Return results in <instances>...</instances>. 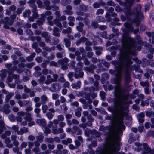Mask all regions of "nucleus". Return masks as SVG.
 Returning <instances> with one entry per match:
<instances>
[{
    "mask_svg": "<svg viewBox=\"0 0 154 154\" xmlns=\"http://www.w3.org/2000/svg\"><path fill=\"white\" fill-rule=\"evenodd\" d=\"M122 48L121 51V61L116 68V78L115 82L116 84L115 88V93L116 95H120L121 93V89L120 86L121 80V73L122 67L124 65L128 66V65L132 64L130 60V54L134 55V53L132 51L134 39L129 37L126 33H125L122 36Z\"/></svg>",
    "mask_w": 154,
    "mask_h": 154,
    "instance_id": "obj_1",
    "label": "nucleus"
},
{
    "mask_svg": "<svg viewBox=\"0 0 154 154\" xmlns=\"http://www.w3.org/2000/svg\"><path fill=\"white\" fill-rule=\"evenodd\" d=\"M125 129V126L123 125L122 119H121L117 121L116 125L113 126L112 130L115 135L117 136Z\"/></svg>",
    "mask_w": 154,
    "mask_h": 154,
    "instance_id": "obj_2",
    "label": "nucleus"
},
{
    "mask_svg": "<svg viewBox=\"0 0 154 154\" xmlns=\"http://www.w3.org/2000/svg\"><path fill=\"white\" fill-rule=\"evenodd\" d=\"M16 17L15 15H13L11 16V19L8 17H6L5 18L4 20L1 22L2 23L5 24L4 26V28L6 29H9V26H11L12 25L14 20Z\"/></svg>",
    "mask_w": 154,
    "mask_h": 154,
    "instance_id": "obj_3",
    "label": "nucleus"
},
{
    "mask_svg": "<svg viewBox=\"0 0 154 154\" xmlns=\"http://www.w3.org/2000/svg\"><path fill=\"white\" fill-rule=\"evenodd\" d=\"M116 151L115 144L112 142L110 143L106 150L103 154H112L113 152Z\"/></svg>",
    "mask_w": 154,
    "mask_h": 154,
    "instance_id": "obj_4",
    "label": "nucleus"
},
{
    "mask_svg": "<svg viewBox=\"0 0 154 154\" xmlns=\"http://www.w3.org/2000/svg\"><path fill=\"white\" fill-rule=\"evenodd\" d=\"M53 77V78L51 75H48L47 77V79L45 81L46 84H48L53 82L57 81V79L58 77V75L57 74H54Z\"/></svg>",
    "mask_w": 154,
    "mask_h": 154,
    "instance_id": "obj_5",
    "label": "nucleus"
},
{
    "mask_svg": "<svg viewBox=\"0 0 154 154\" xmlns=\"http://www.w3.org/2000/svg\"><path fill=\"white\" fill-rule=\"evenodd\" d=\"M141 9V6L140 5H137V17L136 18V20L134 22H137L139 21H140V19L142 17V14L140 12V11Z\"/></svg>",
    "mask_w": 154,
    "mask_h": 154,
    "instance_id": "obj_6",
    "label": "nucleus"
},
{
    "mask_svg": "<svg viewBox=\"0 0 154 154\" xmlns=\"http://www.w3.org/2000/svg\"><path fill=\"white\" fill-rule=\"evenodd\" d=\"M144 149L146 151V153H143L142 154H147L149 153L150 154H154V150H151L150 148H149L147 144L146 143L143 144Z\"/></svg>",
    "mask_w": 154,
    "mask_h": 154,
    "instance_id": "obj_7",
    "label": "nucleus"
},
{
    "mask_svg": "<svg viewBox=\"0 0 154 154\" xmlns=\"http://www.w3.org/2000/svg\"><path fill=\"white\" fill-rule=\"evenodd\" d=\"M16 71L17 72L20 73L23 72L21 68H19L17 69L16 66H13L11 69H9L8 72L10 74H12L14 71Z\"/></svg>",
    "mask_w": 154,
    "mask_h": 154,
    "instance_id": "obj_8",
    "label": "nucleus"
},
{
    "mask_svg": "<svg viewBox=\"0 0 154 154\" xmlns=\"http://www.w3.org/2000/svg\"><path fill=\"white\" fill-rule=\"evenodd\" d=\"M36 122L37 124L41 126L44 127L46 125V121L44 119H38L36 121Z\"/></svg>",
    "mask_w": 154,
    "mask_h": 154,
    "instance_id": "obj_9",
    "label": "nucleus"
},
{
    "mask_svg": "<svg viewBox=\"0 0 154 154\" xmlns=\"http://www.w3.org/2000/svg\"><path fill=\"white\" fill-rule=\"evenodd\" d=\"M51 87L53 88V91H59L61 88V86L57 83L55 85L52 84Z\"/></svg>",
    "mask_w": 154,
    "mask_h": 154,
    "instance_id": "obj_10",
    "label": "nucleus"
},
{
    "mask_svg": "<svg viewBox=\"0 0 154 154\" xmlns=\"http://www.w3.org/2000/svg\"><path fill=\"white\" fill-rule=\"evenodd\" d=\"M144 117V115L143 113H141L139 114L137 116L138 119L139 120V122L143 123L144 121V119H143Z\"/></svg>",
    "mask_w": 154,
    "mask_h": 154,
    "instance_id": "obj_11",
    "label": "nucleus"
},
{
    "mask_svg": "<svg viewBox=\"0 0 154 154\" xmlns=\"http://www.w3.org/2000/svg\"><path fill=\"white\" fill-rule=\"evenodd\" d=\"M125 26L128 29L129 32H132L133 31V28L131 25L128 23H125L124 24Z\"/></svg>",
    "mask_w": 154,
    "mask_h": 154,
    "instance_id": "obj_12",
    "label": "nucleus"
},
{
    "mask_svg": "<svg viewBox=\"0 0 154 154\" xmlns=\"http://www.w3.org/2000/svg\"><path fill=\"white\" fill-rule=\"evenodd\" d=\"M81 85V82L80 81H78L76 84L73 83L72 85V87L73 88H76L77 89L79 88Z\"/></svg>",
    "mask_w": 154,
    "mask_h": 154,
    "instance_id": "obj_13",
    "label": "nucleus"
},
{
    "mask_svg": "<svg viewBox=\"0 0 154 154\" xmlns=\"http://www.w3.org/2000/svg\"><path fill=\"white\" fill-rule=\"evenodd\" d=\"M53 35L59 37L60 36V34L59 33V30L57 28H55L53 31Z\"/></svg>",
    "mask_w": 154,
    "mask_h": 154,
    "instance_id": "obj_14",
    "label": "nucleus"
},
{
    "mask_svg": "<svg viewBox=\"0 0 154 154\" xmlns=\"http://www.w3.org/2000/svg\"><path fill=\"white\" fill-rule=\"evenodd\" d=\"M79 9L80 11H86L88 9V8L84 5H79Z\"/></svg>",
    "mask_w": 154,
    "mask_h": 154,
    "instance_id": "obj_15",
    "label": "nucleus"
},
{
    "mask_svg": "<svg viewBox=\"0 0 154 154\" xmlns=\"http://www.w3.org/2000/svg\"><path fill=\"white\" fill-rule=\"evenodd\" d=\"M135 144L137 147H138L137 148H135V150L138 151L140 150L141 149L140 147L142 146V145L139 142H136Z\"/></svg>",
    "mask_w": 154,
    "mask_h": 154,
    "instance_id": "obj_16",
    "label": "nucleus"
},
{
    "mask_svg": "<svg viewBox=\"0 0 154 154\" xmlns=\"http://www.w3.org/2000/svg\"><path fill=\"white\" fill-rule=\"evenodd\" d=\"M23 129H26V131H24L23 130V129L22 128L20 129L19 131H17V134H19L21 135L23 134L24 133H26L28 132V130L26 128L24 127L23 128Z\"/></svg>",
    "mask_w": 154,
    "mask_h": 154,
    "instance_id": "obj_17",
    "label": "nucleus"
},
{
    "mask_svg": "<svg viewBox=\"0 0 154 154\" xmlns=\"http://www.w3.org/2000/svg\"><path fill=\"white\" fill-rule=\"evenodd\" d=\"M31 12L30 10H26L25 12L23 13V15L25 17H28L30 16Z\"/></svg>",
    "mask_w": 154,
    "mask_h": 154,
    "instance_id": "obj_18",
    "label": "nucleus"
},
{
    "mask_svg": "<svg viewBox=\"0 0 154 154\" xmlns=\"http://www.w3.org/2000/svg\"><path fill=\"white\" fill-rule=\"evenodd\" d=\"M119 113L121 117H122L126 114V113L123 112V109L122 106H121V109L119 110Z\"/></svg>",
    "mask_w": 154,
    "mask_h": 154,
    "instance_id": "obj_19",
    "label": "nucleus"
},
{
    "mask_svg": "<svg viewBox=\"0 0 154 154\" xmlns=\"http://www.w3.org/2000/svg\"><path fill=\"white\" fill-rule=\"evenodd\" d=\"M141 85L143 87L145 86L147 87L149 86V83L148 81L141 82H140Z\"/></svg>",
    "mask_w": 154,
    "mask_h": 154,
    "instance_id": "obj_20",
    "label": "nucleus"
},
{
    "mask_svg": "<svg viewBox=\"0 0 154 154\" xmlns=\"http://www.w3.org/2000/svg\"><path fill=\"white\" fill-rule=\"evenodd\" d=\"M46 115L48 119L49 120L51 119L53 117V115L50 112H48L46 113Z\"/></svg>",
    "mask_w": 154,
    "mask_h": 154,
    "instance_id": "obj_21",
    "label": "nucleus"
},
{
    "mask_svg": "<svg viewBox=\"0 0 154 154\" xmlns=\"http://www.w3.org/2000/svg\"><path fill=\"white\" fill-rule=\"evenodd\" d=\"M54 23L57 26L59 27H60L61 26V23L59 21L57 20H55L54 21Z\"/></svg>",
    "mask_w": 154,
    "mask_h": 154,
    "instance_id": "obj_22",
    "label": "nucleus"
},
{
    "mask_svg": "<svg viewBox=\"0 0 154 154\" xmlns=\"http://www.w3.org/2000/svg\"><path fill=\"white\" fill-rule=\"evenodd\" d=\"M32 11L33 12V16L35 18H36L38 16L37 14L35 12L36 11V7L35 6H34L33 9L32 10Z\"/></svg>",
    "mask_w": 154,
    "mask_h": 154,
    "instance_id": "obj_23",
    "label": "nucleus"
},
{
    "mask_svg": "<svg viewBox=\"0 0 154 154\" xmlns=\"http://www.w3.org/2000/svg\"><path fill=\"white\" fill-rule=\"evenodd\" d=\"M48 109V107L46 105H44L42 107V109L44 113H46L47 110Z\"/></svg>",
    "mask_w": 154,
    "mask_h": 154,
    "instance_id": "obj_24",
    "label": "nucleus"
},
{
    "mask_svg": "<svg viewBox=\"0 0 154 154\" xmlns=\"http://www.w3.org/2000/svg\"><path fill=\"white\" fill-rule=\"evenodd\" d=\"M44 3L45 5L46 6V8L47 10H50L51 9V7L50 6H47L50 4V2L49 1L47 0L44 2Z\"/></svg>",
    "mask_w": 154,
    "mask_h": 154,
    "instance_id": "obj_25",
    "label": "nucleus"
},
{
    "mask_svg": "<svg viewBox=\"0 0 154 154\" xmlns=\"http://www.w3.org/2000/svg\"><path fill=\"white\" fill-rule=\"evenodd\" d=\"M45 17L44 16L43 17V18L42 19H40V20H38L37 22V23L38 25H41L44 22V19Z\"/></svg>",
    "mask_w": 154,
    "mask_h": 154,
    "instance_id": "obj_26",
    "label": "nucleus"
},
{
    "mask_svg": "<svg viewBox=\"0 0 154 154\" xmlns=\"http://www.w3.org/2000/svg\"><path fill=\"white\" fill-rule=\"evenodd\" d=\"M65 45L66 47H68L70 45V42L69 40L65 39L64 40Z\"/></svg>",
    "mask_w": 154,
    "mask_h": 154,
    "instance_id": "obj_27",
    "label": "nucleus"
},
{
    "mask_svg": "<svg viewBox=\"0 0 154 154\" xmlns=\"http://www.w3.org/2000/svg\"><path fill=\"white\" fill-rule=\"evenodd\" d=\"M34 111L35 113L37 114V117H40L41 116L38 113L40 111V109L39 108H36L35 109Z\"/></svg>",
    "mask_w": 154,
    "mask_h": 154,
    "instance_id": "obj_28",
    "label": "nucleus"
},
{
    "mask_svg": "<svg viewBox=\"0 0 154 154\" xmlns=\"http://www.w3.org/2000/svg\"><path fill=\"white\" fill-rule=\"evenodd\" d=\"M53 17L52 16H49L48 18V23H49V24L51 25H53V23L52 22L50 21V20H52L53 19Z\"/></svg>",
    "mask_w": 154,
    "mask_h": 154,
    "instance_id": "obj_29",
    "label": "nucleus"
},
{
    "mask_svg": "<svg viewBox=\"0 0 154 154\" xmlns=\"http://www.w3.org/2000/svg\"><path fill=\"white\" fill-rule=\"evenodd\" d=\"M0 2L3 5L6 4L7 5H10L11 4V2L10 1H7L6 3L4 0H1Z\"/></svg>",
    "mask_w": 154,
    "mask_h": 154,
    "instance_id": "obj_30",
    "label": "nucleus"
},
{
    "mask_svg": "<svg viewBox=\"0 0 154 154\" xmlns=\"http://www.w3.org/2000/svg\"><path fill=\"white\" fill-rule=\"evenodd\" d=\"M12 128L15 131L17 132L18 131V127L17 125H14L12 127Z\"/></svg>",
    "mask_w": 154,
    "mask_h": 154,
    "instance_id": "obj_31",
    "label": "nucleus"
},
{
    "mask_svg": "<svg viewBox=\"0 0 154 154\" xmlns=\"http://www.w3.org/2000/svg\"><path fill=\"white\" fill-rule=\"evenodd\" d=\"M104 12V11L102 9H98L96 13V14L97 15L102 14Z\"/></svg>",
    "mask_w": 154,
    "mask_h": 154,
    "instance_id": "obj_32",
    "label": "nucleus"
},
{
    "mask_svg": "<svg viewBox=\"0 0 154 154\" xmlns=\"http://www.w3.org/2000/svg\"><path fill=\"white\" fill-rule=\"evenodd\" d=\"M72 140L70 138H68L66 141H63V143L65 144H67L68 143H69L72 142Z\"/></svg>",
    "mask_w": 154,
    "mask_h": 154,
    "instance_id": "obj_33",
    "label": "nucleus"
},
{
    "mask_svg": "<svg viewBox=\"0 0 154 154\" xmlns=\"http://www.w3.org/2000/svg\"><path fill=\"white\" fill-rule=\"evenodd\" d=\"M72 106H75L76 107H78L79 106V103L78 102L76 101H75L73 103H72L70 104Z\"/></svg>",
    "mask_w": 154,
    "mask_h": 154,
    "instance_id": "obj_34",
    "label": "nucleus"
},
{
    "mask_svg": "<svg viewBox=\"0 0 154 154\" xmlns=\"http://www.w3.org/2000/svg\"><path fill=\"white\" fill-rule=\"evenodd\" d=\"M58 120L59 121H62L64 120V118L63 115H60L58 116Z\"/></svg>",
    "mask_w": 154,
    "mask_h": 154,
    "instance_id": "obj_35",
    "label": "nucleus"
},
{
    "mask_svg": "<svg viewBox=\"0 0 154 154\" xmlns=\"http://www.w3.org/2000/svg\"><path fill=\"white\" fill-rule=\"evenodd\" d=\"M133 3V1L131 0H128L126 2V5H128L129 6H131L132 5Z\"/></svg>",
    "mask_w": 154,
    "mask_h": 154,
    "instance_id": "obj_36",
    "label": "nucleus"
},
{
    "mask_svg": "<svg viewBox=\"0 0 154 154\" xmlns=\"http://www.w3.org/2000/svg\"><path fill=\"white\" fill-rule=\"evenodd\" d=\"M27 117L26 119L28 121H31L32 119V118L31 117V114L29 113L27 114Z\"/></svg>",
    "mask_w": 154,
    "mask_h": 154,
    "instance_id": "obj_37",
    "label": "nucleus"
},
{
    "mask_svg": "<svg viewBox=\"0 0 154 154\" xmlns=\"http://www.w3.org/2000/svg\"><path fill=\"white\" fill-rule=\"evenodd\" d=\"M41 98L43 102L46 101L47 100V97L45 95H43L41 97Z\"/></svg>",
    "mask_w": 154,
    "mask_h": 154,
    "instance_id": "obj_38",
    "label": "nucleus"
},
{
    "mask_svg": "<svg viewBox=\"0 0 154 154\" xmlns=\"http://www.w3.org/2000/svg\"><path fill=\"white\" fill-rule=\"evenodd\" d=\"M9 118L11 122H14L15 120V118L13 115H10L9 116Z\"/></svg>",
    "mask_w": 154,
    "mask_h": 154,
    "instance_id": "obj_39",
    "label": "nucleus"
},
{
    "mask_svg": "<svg viewBox=\"0 0 154 154\" xmlns=\"http://www.w3.org/2000/svg\"><path fill=\"white\" fill-rule=\"evenodd\" d=\"M52 98L53 99L56 100L59 97V95L57 94H52Z\"/></svg>",
    "mask_w": 154,
    "mask_h": 154,
    "instance_id": "obj_40",
    "label": "nucleus"
},
{
    "mask_svg": "<svg viewBox=\"0 0 154 154\" xmlns=\"http://www.w3.org/2000/svg\"><path fill=\"white\" fill-rule=\"evenodd\" d=\"M25 105L26 106L28 105L31 106L32 105V103L29 101L25 100L24 101Z\"/></svg>",
    "mask_w": 154,
    "mask_h": 154,
    "instance_id": "obj_41",
    "label": "nucleus"
},
{
    "mask_svg": "<svg viewBox=\"0 0 154 154\" xmlns=\"http://www.w3.org/2000/svg\"><path fill=\"white\" fill-rule=\"evenodd\" d=\"M56 128H53L52 130V133L54 134H57L59 133L58 130L57 129V127H55Z\"/></svg>",
    "mask_w": 154,
    "mask_h": 154,
    "instance_id": "obj_42",
    "label": "nucleus"
},
{
    "mask_svg": "<svg viewBox=\"0 0 154 154\" xmlns=\"http://www.w3.org/2000/svg\"><path fill=\"white\" fill-rule=\"evenodd\" d=\"M100 95L102 98H104L106 96V94L103 91H101L100 93Z\"/></svg>",
    "mask_w": 154,
    "mask_h": 154,
    "instance_id": "obj_43",
    "label": "nucleus"
},
{
    "mask_svg": "<svg viewBox=\"0 0 154 154\" xmlns=\"http://www.w3.org/2000/svg\"><path fill=\"white\" fill-rule=\"evenodd\" d=\"M43 137L42 136H38L37 137V139L40 142H42L43 139Z\"/></svg>",
    "mask_w": 154,
    "mask_h": 154,
    "instance_id": "obj_44",
    "label": "nucleus"
},
{
    "mask_svg": "<svg viewBox=\"0 0 154 154\" xmlns=\"http://www.w3.org/2000/svg\"><path fill=\"white\" fill-rule=\"evenodd\" d=\"M14 95V94L13 93H10L7 95L6 98H7L9 99L11 98Z\"/></svg>",
    "mask_w": 154,
    "mask_h": 154,
    "instance_id": "obj_45",
    "label": "nucleus"
},
{
    "mask_svg": "<svg viewBox=\"0 0 154 154\" xmlns=\"http://www.w3.org/2000/svg\"><path fill=\"white\" fill-rule=\"evenodd\" d=\"M50 65L52 66H56L57 65V63L54 61H51L50 63Z\"/></svg>",
    "mask_w": 154,
    "mask_h": 154,
    "instance_id": "obj_46",
    "label": "nucleus"
},
{
    "mask_svg": "<svg viewBox=\"0 0 154 154\" xmlns=\"http://www.w3.org/2000/svg\"><path fill=\"white\" fill-rule=\"evenodd\" d=\"M144 127L143 126H140L138 127V131L140 133L142 132L143 130Z\"/></svg>",
    "mask_w": 154,
    "mask_h": 154,
    "instance_id": "obj_47",
    "label": "nucleus"
},
{
    "mask_svg": "<svg viewBox=\"0 0 154 154\" xmlns=\"http://www.w3.org/2000/svg\"><path fill=\"white\" fill-rule=\"evenodd\" d=\"M17 115L20 116H23L25 115V113L22 111L19 112L17 113Z\"/></svg>",
    "mask_w": 154,
    "mask_h": 154,
    "instance_id": "obj_48",
    "label": "nucleus"
},
{
    "mask_svg": "<svg viewBox=\"0 0 154 154\" xmlns=\"http://www.w3.org/2000/svg\"><path fill=\"white\" fill-rule=\"evenodd\" d=\"M45 79V77L43 75H42L40 77L39 80V81L40 82H42L44 81Z\"/></svg>",
    "mask_w": 154,
    "mask_h": 154,
    "instance_id": "obj_49",
    "label": "nucleus"
},
{
    "mask_svg": "<svg viewBox=\"0 0 154 154\" xmlns=\"http://www.w3.org/2000/svg\"><path fill=\"white\" fill-rule=\"evenodd\" d=\"M91 133V131L89 130L88 129L87 131L85 130V134L87 136H88L89 134Z\"/></svg>",
    "mask_w": 154,
    "mask_h": 154,
    "instance_id": "obj_50",
    "label": "nucleus"
},
{
    "mask_svg": "<svg viewBox=\"0 0 154 154\" xmlns=\"http://www.w3.org/2000/svg\"><path fill=\"white\" fill-rule=\"evenodd\" d=\"M26 32L27 34L29 35H32L33 34V32L30 29H27L26 30Z\"/></svg>",
    "mask_w": 154,
    "mask_h": 154,
    "instance_id": "obj_51",
    "label": "nucleus"
},
{
    "mask_svg": "<svg viewBox=\"0 0 154 154\" xmlns=\"http://www.w3.org/2000/svg\"><path fill=\"white\" fill-rule=\"evenodd\" d=\"M65 125L66 123L64 122H60L59 124V126L61 128L64 127L65 126Z\"/></svg>",
    "mask_w": 154,
    "mask_h": 154,
    "instance_id": "obj_52",
    "label": "nucleus"
},
{
    "mask_svg": "<svg viewBox=\"0 0 154 154\" xmlns=\"http://www.w3.org/2000/svg\"><path fill=\"white\" fill-rule=\"evenodd\" d=\"M22 9L20 8H18L17 10V14H20L22 12Z\"/></svg>",
    "mask_w": 154,
    "mask_h": 154,
    "instance_id": "obj_53",
    "label": "nucleus"
},
{
    "mask_svg": "<svg viewBox=\"0 0 154 154\" xmlns=\"http://www.w3.org/2000/svg\"><path fill=\"white\" fill-rule=\"evenodd\" d=\"M44 132L46 134H48L50 133V130L49 129L46 128H45Z\"/></svg>",
    "mask_w": 154,
    "mask_h": 154,
    "instance_id": "obj_54",
    "label": "nucleus"
},
{
    "mask_svg": "<svg viewBox=\"0 0 154 154\" xmlns=\"http://www.w3.org/2000/svg\"><path fill=\"white\" fill-rule=\"evenodd\" d=\"M27 145V144L26 142H23L21 144V147L22 148H25L26 147Z\"/></svg>",
    "mask_w": 154,
    "mask_h": 154,
    "instance_id": "obj_55",
    "label": "nucleus"
},
{
    "mask_svg": "<svg viewBox=\"0 0 154 154\" xmlns=\"http://www.w3.org/2000/svg\"><path fill=\"white\" fill-rule=\"evenodd\" d=\"M60 101L62 103H65L66 101V100L64 97H60Z\"/></svg>",
    "mask_w": 154,
    "mask_h": 154,
    "instance_id": "obj_56",
    "label": "nucleus"
},
{
    "mask_svg": "<svg viewBox=\"0 0 154 154\" xmlns=\"http://www.w3.org/2000/svg\"><path fill=\"white\" fill-rule=\"evenodd\" d=\"M145 93L146 94H148L149 93V89L147 88L146 87L144 89Z\"/></svg>",
    "mask_w": 154,
    "mask_h": 154,
    "instance_id": "obj_57",
    "label": "nucleus"
},
{
    "mask_svg": "<svg viewBox=\"0 0 154 154\" xmlns=\"http://www.w3.org/2000/svg\"><path fill=\"white\" fill-rule=\"evenodd\" d=\"M29 122L28 123V125L29 126H31L32 125H34L35 124V122L34 121H29Z\"/></svg>",
    "mask_w": 154,
    "mask_h": 154,
    "instance_id": "obj_58",
    "label": "nucleus"
},
{
    "mask_svg": "<svg viewBox=\"0 0 154 154\" xmlns=\"http://www.w3.org/2000/svg\"><path fill=\"white\" fill-rule=\"evenodd\" d=\"M115 10L117 12H120L122 11V9H121L119 6H117L116 7Z\"/></svg>",
    "mask_w": 154,
    "mask_h": 154,
    "instance_id": "obj_59",
    "label": "nucleus"
},
{
    "mask_svg": "<svg viewBox=\"0 0 154 154\" xmlns=\"http://www.w3.org/2000/svg\"><path fill=\"white\" fill-rule=\"evenodd\" d=\"M53 122L54 124L55 125V127L57 128V125L58 124L59 122L58 120L57 119H55L53 120Z\"/></svg>",
    "mask_w": 154,
    "mask_h": 154,
    "instance_id": "obj_60",
    "label": "nucleus"
},
{
    "mask_svg": "<svg viewBox=\"0 0 154 154\" xmlns=\"http://www.w3.org/2000/svg\"><path fill=\"white\" fill-rule=\"evenodd\" d=\"M17 137L15 135H12L11 136V139L13 141H14V140H16V139Z\"/></svg>",
    "mask_w": 154,
    "mask_h": 154,
    "instance_id": "obj_61",
    "label": "nucleus"
},
{
    "mask_svg": "<svg viewBox=\"0 0 154 154\" xmlns=\"http://www.w3.org/2000/svg\"><path fill=\"white\" fill-rule=\"evenodd\" d=\"M9 9L10 10L14 11L16 10V7L14 5H13L10 7Z\"/></svg>",
    "mask_w": 154,
    "mask_h": 154,
    "instance_id": "obj_62",
    "label": "nucleus"
},
{
    "mask_svg": "<svg viewBox=\"0 0 154 154\" xmlns=\"http://www.w3.org/2000/svg\"><path fill=\"white\" fill-rule=\"evenodd\" d=\"M67 90L66 89H64L62 90V93L63 94L65 95L66 93Z\"/></svg>",
    "mask_w": 154,
    "mask_h": 154,
    "instance_id": "obj_63",
    "label": "nucleus"
},
{
    "mask_svg": "<svg viewBox=\"0 0 154 154\" xmlns=\"http://www.w3.org/2000/svg\"><path fill=\"white\" fill-rule=\"evenodd\" d=\"M48 71L46 69H43L42 71V73L43 74L45 75H47L48 73Z\"/></svg>",
    "mask_w": 154,
    "mask_h": 154,
    "instance_id": "obj_64",
    "label": "nucleus"
}]
</instances>
